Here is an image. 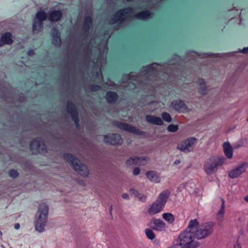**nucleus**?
Returning a JSON list of instances; mask_svg holds the SVG:
<instances>
[{"label": "nucleus", "instance_id": "c9c22d12", "mask_svg": "<svg viewBox=\"0 0 248 248\" xmlns=\"http://www.w3.org/2000/svg\"><path fill=\"white\" fill-rule=\"evenodd\" d=\"M8 174L10 177L14 179L17 177L19 175V173L17 171L14 169H12L9 170Z\"/></svg>", "mask_w": 248, "mask_h": 248}, {"label": "nucleus", "instance_id": "a18cd8bd", "mask_svg": "<svg viewBox=\"0 0 248 248\" xmlns=\"http://www.w3.org/2000/svg\"><path fill=\"white\" fill-rule=\"evenodd\" d=\"M122 198L124 199L129 200V197L127 193H123L122 196Z\"/></svg>", "mask_w": 248, "mask_h": 248}, {"label": "nucleus", "instance_id": "dca6fc26", "mask_svg": "<svg viewBox=\"0 0 248 248\" xmlns=\"http://www.w3.org/2000/svg\"><path fill=\"white\" fill-rule=\"evenodd\" d=\"M104 141L111 145H117L122 144L123 140L120 134H109L105 136Z\"/></svg>", "mask_w": 248, "mask_h": 248}, {"label": "nucleus", "instance_id": "ea45409f", "mask_svg": "<svg viewBox=\"0 0 248 248\" xmlns=\"http://www.w3.org/2000/svg\"><path fill=\"white\" fill-rule=\"evenodd\" d=\"M130 191L132 193V194L136 198H137V197H138L139 194H140V193L137 190L135 189V188H131L130 189Z\"/></svg>", "mask_w": 248, "mask_h": 248}, {"label": "nucleus", "instance_id": "c756f323", "mask_svg": "<svg viewBox=\"0 0 248 248\" xmlns=\"http://www.w3.org/2000/svg\"><path fill=\"white\" fill-rule=\"evenodd\" d=\"M197 82L199 85V90L200 92L202 94H205L206 86L205 81L202 79H199Z\"/></svg>", "mask_w": 248, "mask_h": 248}, {"label": "nucleus", "instance_id": "0eeeda50", "mask_svg": "<svg viewBox=\"0 0 248 248\" xmlns=\"http://www.w3.org/2000/svg\"><path fill=\"white\" fill-rule=\"evenodd\" d=\"M225 160L224 157L211 156L207 159L203 165V169L208 175L214 173L218 166L222 165Z\"/></svg>", "mask_w": 248, "mask_h": 248}, {"label": "nucleus", "instance_id": "13d9d810", "mask_svg": "<svg viewBox=\"0 0 248 248\" xmlns=\"http://www.w3.org/2000/svg\"><path fill=\"white\" fill-rule=\"evenodd\" d=\"M98 40V38H95L94 41H96Z\"/></svg>", "mask_w": 248, "mask_h": 248}, {"label": "nucleus", "instance_id": "4d7b16f0", "mask_svg": "<svg viewBox=\"0 0 248 248\" xmlns=\"http://www.w3.org/2000/svg\"><path fill=\"white\" fill-rule=\"evenodd\" d=\"M2 42L0 41V46H2Z\"/></svg>", "mask_w": 248, "mask_h": 248}, {"label": "nucleus", "instance_id": "1a4fd4ad", "mask_svg": "<svg viewBox=\"0 0 248 248\" xmlns=\"http://www.w3.org/2000/svg\"><path fill=\"white\" fill-rule=\"evenodd\" d=\"M213 232V224L211 223H205L196 227L194 233L195 238L201 239L205 238Z\"/></svg>", "mask_w": 248, "mask_h": 248}, {"label": "nucleus", "instance_id": "09e8293b", "mask_svg": "<svg viewBox=\"0 0 248 248\" xmlns=\"http://www.w3.org/2000/svg\"><path fill=\"white\" fill-rule=\"evenodd\" d=\"M27 54L28 55H32L34 54V51L32 49H31V50H29L28 52H27Z\"/></svg>", "mask_w": 248, "mask_h": 248}, {"label": "nucleus", "instance_id": "cd10ccee", "mask_svg": "<svg viewBox=\"0 0 248 248\" xmlns=\"http://www.w3.org/2000/svg\"><path fill=\"white\" fill-rule=\"evenodd\" d=\"M106 99L108 103H114L118 99V94L115 92H108L106 94Z\"/></svg>", "mask_w": 248, "mask_h": 248}, {"label": "nucleus", "instance_id": "49530a36", "mask_svg": "<svg viewBox=\"0 0 248 248\" xmlns=\"http://www.w3.org/2000/svg\"><path fill=\"white\" fill-rule=\"evenodd\" d=\"M96 76L100 80H102L103 79V76H102V74H99V73H96Z\"/></svg>", "mask_w": 248, "mask_h": 248}, {"label": "nucleus", "instance_id": "72a5a7b5", "mask_svg": "<svg viewBox=\"0 0 248 248\" xmlns=\"http://www.w3.org/2000/svg\"><path fill=\"white\" fill-rule=\"evenodd\" d=\"M145 233L147 237L151 240H153L155 237V235L152 230L149 229L145 230Z\"/></svg>", "mask_w": 248, "mask_h": 248}, {"label": "nucleus", "instance_id": "37998d69", "mask_svg": "<svg viewBox=\"0 0 248 248\" xmlns=\"http://www.w3.org/2000/svg\"><path fill=\"white\" fill-rule=\"evenodd\" d=\"M231 20L238 21L239 22H238V25L241 24V18H240V16H236L235 17H234L233 18H232Z\"/></svg>", "mask_w": 248, "mask_h": 248}, {"label": "nucleus", "instance_id": "6e6d98bb", "mask_svg": "<svg viewBox=\"0 0 248 248\" xmlns=\"http://www.w3.org/2000/svg\"><path fill=\"white\" fill-rule=\"evenodd\" d=\"M111 211H112V206H111L110 208V209H109L110 213L111 212Z\"/></svg>", "mask_w": 248, "mask_h": 248}, {"label": "nucleus", "instance_id": "7c9ffc66", "mask_svg": "<svg viewBox=\"0 0 248 248\" xmlns=\"http://www.w3.org/2000/svg\"><path fill=\"white\" fill-rule=\"evenodd\" d=\"M162 217L169 223H173L175 219L174 216L172 214L169 213L163 214Z\"/></svg>", "mask_w": 248, "mask_h": 248}, {"label": "nucleus", "instance_id": "393cba45", "mask_svg": "<svg viewBox=\"0 0 248 248\" xmlns=\"http://www.w3.org/2000/svg\"><path fill=\"white\" fill-rule=\"evenodd\" d=\"M224 153L225 156L229 159L232 156V147L229 142H225L223 143Z\"/></svg>", "mask_w": 248, "mask_h": 248}, {"label": "nucleus", "instance_id": "f8f14e48", "mask_svg": "<svg viewBox=\"0 0 248 248\" xmlns=\"http://www.w3.org/2000/svg\"><path fill=\"white\" fill-rule=\"evenodd\" d=\"M30 148L33 154H43L46 152L45 144L39 138L36 139L31 143Z\"/></svg>", "mask_w": 248, "mask_h": 248}, {"label": "nucleus", "instance_id": "20e7f679", "mask_svg": "<svg viewBox=\"0 0 248 248\" xmlns=\"http://www.w3.org/2000/svg\"><path fill=\"white\" fill-rule=\"evenodd\" d=\"M170 193V191L168 189L161 192L156 200L149 206L148 210V214L153 216L162 211L169 198Z\"/></svg>", "mask_w": 248, "mask_h": 248}, {"label": "nucleus", "instance_id": "5701e85b", "mask_svg": "<svg viewBox=\"0 0 248 248\" xmlns=\"http://www.w3.org/2000/svg\"><path fill=\"white\" fill-rule=\"evenodd\" d=\"M146 120L148 123L155 125H161L163 124V122L160 117L153 115H147L146 116Z\"/></svg>", "mask_w": 248, "mask_h": 248}, {"label": "nucleus", "instance_id": "8fccbe9b", "mask_svg": "<svg viewBox=\"0 0 248 248\" xmlns=\"http://www.w3.org/2000/svg\"><path fill=\"white\" fill-rule=\"evenodd\" d=\"M14 228L16 230H18L20 228V224L19 223H16L14 226Z\"/></svg>", "mask_w": 248, "mask_h": 248}, {"label": "nucleus", "instance_id": "58836bf2", "mask_svg": "<svg viewBox=\"0 0 248 248\" xmlns=\"http://www.w3.org/2000/svg\"><path fill=\"white\" fill-rule=\"evenodd\" d=\"M241 52L243 54H247L248 53V46L244 47L243 49L239 48L237 51L233 52V53ZM232 52L228 53V54L232 55Z\"/></svg>", "mask_w": 248, "mask_h": 248}, {"label": "nucleus", "instance_id": "39448f33", "mask_svg": "<svg viewBox=\"0 0 248 248\" xmlns=\"http://www.w3.org/2000/svg\"><path fill=\"white\" fill-rule=\"evenodd\" d=\"M48 207L46 203H42L39 206L37 214L36 215V221L35 229L42 232L45 230V227L47 220Z\"/></svg>", "mask_w": 248, "mask_h": 248}, {"label": "nucleus", "instance_id": "a878e982", "mask_svg": "<svg viewBox=\"0 0 248 248\" xmlns=\"http://www.w3.org/2000/svg\"><path fill=\"white\" fill-rule=\"evenodd\" d=\"M0 41L2 42V46L4 44H12L13 42L12 34L10 32L4 33L2 35L1 38H0Z\"/></svg>", "mask_w": 248, "mask_h": 248}, {"label": "nucleus", "instance_id": "a19ab883", "mask_svg": "<svg viewBox=\"0 0 248 248\" xmlns=\"http://www.w3.org/2000/svg\"><path fill=\"white\" fill-rule=\"evenodd\" d=\"M130 191L132 193V194L136 198H137V197H138L139 194H140V193L137 190L135 189V188H131L130 189Z\"/></svg>", "mask_w": 248, "mask_h": 248}, {"label": "nucleus", "instance_id": "412c9836", "mask_svg": "<svg viewBox=\"0 0 248 248\" xmlns=\"http://www.w3.org/2000/svg\"><path fill=\"white\" fill-rule=\"evenodd\" d=\"M92 25V16H86L82 27V31L84 32V35H87L89 33V31Z\"/></svg>", "mask_w": 248, "mask_h": 248}, {"label": "nucleus", "instance_id": "9b49d317", "mask_svg": "<svg viewBox=\"0 0 248 248\" xmlns=\"http://www.w3.org/2000/svg\"><path fill=\"white\" fill-rule=\"evenodd\" d=\"M197 140L195 138H188L178 144L177 149L185 153L190 152L193 150Z\"/></svg>", "mask_w": 248, "mask_h": 248}, {"label": "nucleus", "instance_id": "6ab92c4d", "mask_svg": "<svg viewBox=\"0 0 248 248\" xmlns=\"http://www.w3.org/2000/svg\"><path fill=\"white\" fill-rule=\"evenodd\" d=\"M151 227L154 230L161 231L165 229L166 224L161 219H155L151 221Z\"/></svg>", "mask_w": 248, "mask_h": 248}, {"label": "nucleus", "instance_id": "4468645a", "mask_svg": "<svg viewBox=\"0 0 248 248\" xmlns=\"http://www.w3.org/2000/svg\"><path fill=\"white\" fill-rule=\"evenodd\" d=\"M113 124L122 130H124L132 133L140 134L141 133V131L136 127L123 122L114 121Z\"/></svg>", "mask_w": 248, "mask_h": 248}, {"label": "nucleus", "instance_id": "3c124183", "mask_svg": "<svg viewBox=\"0 0 248 248\" xmlns=\"http://www.w3.org/2000/svg\"><path fill=\"white\" fill-rule=\"evenodd\" d=\"M233 248H241L239 244L236 243L234 244Z\"/></svg>", "mask_w": 248, "mask_h": 248}, {"label": "nucleus", "instance_id": "a211bd4d", "mask_svg": "<svg viewBox=\"0 0 248 248\" xmlns=\"http://www.w3.org/2000/svg\"><path fill=\"white\" fill-rule=\"evenodd\" d=\"M171 107L176 111L184 112L187 111V108L184 102L181 100H173L170 105Z\"/></svg>", "mask_w": 248, "mask_h": 248}, {"label": "nucleus", "instance_id": "473e14b6", "mask_svg": "<svg viewBox=\"0 0 248 248\" xmlns=\"http://www.w3.org/2000/svg\"><path fill=\"white\" fill-rule=\"evenodd\" d=\"M162 119L166 122L170 123L171 121V117L170 114L167 112H164L162 113Z\"/></svg>", "mask_w": 248, "mask_h": 248}, {"label": "nucleus", "instance_id": "2eb2a0df", "mask_svg": "<svg viewBox=\"0 0 248 248\" xmlns=\"http://www.w3.org/2000/svg\"><path fill=\"white\" fill-rule=\"evenodd\" d=\"M67 110L75 122L77 128H79V119L75 105L70 101L67 102Z\"/></svg>", "mask_w": 248, "mask_h": 248}, {"label": "nucleus", "instance_id": "ddd939ff", "mask_svg": "<svg viewBox=\"0 0 248 248\" xmlns=\"http://www.w3.org/2000/svg\"><path fill=\"white\" fill-rule=\"evenodd\" d=\"M248 168V162H243L237 167L229 171L228 175L231 178H235L245 172Z\"/></svg>", "mask_w": 248, "mask_h": 248}, {"label": "nucleus", "instance_id": "4c0bfd02", "mask_svg": "<svg viewBox=\"0 0 248 248\" xmlns=\"http://www.w3.org/2000/svg\"><path fill=\"white\" fill-rule=\"evenodd\" d=\"M140 202H145L147 200V196L142 193H140L137 198Z\"/></svg>", "mask_w": 248, "mask_h": 248}, {"label": "nucleus", "instance_id": "c03bdc74", "mask_svg": "<svg viewBox=\"0 0 248 248\" xmlns=\"http://www.w3.org/2000/svg\"><path fill=\"white\" fill-rule=\"evenodd\" d=\"M151 13H150L148 11H143L142 13H141L140 15L139 16H151Z\"/></svg>", "mask_w": 248, "mask_h": 248}, {"label": "nucleus", "instance_id": "864d4df0", "mask_svg": "<svg viewBox=\"0 0 248 248\" xmlns=\"http://www.w3.org/2000/svg\"><path fill=\"white\" fill-rule=\"evenodd\" d=\"M245 201H247V202H248V196H246V197H245Z\"/></svg>", "mask_w": 248, "mask_h": 248}, {"label": "nucleus", "instance_id": "c85d7f7f", "mask_svg": "<svg viewBox=\"0 0 248 248\" xmlns=\"http://www.w3.org/2000/svg\"><path fill=\"white\" fill-rule=\"evenodd\" d=\"M221 201L222 203L221 205V208L217 212V219L219 222L222 221L224 213V201L222 199H221Z\"/></svg>", "mask_w": 248, "mask_h": 248}, {"label": "nucleus", "instance_id": "7ed1b4c3", "mask_svg": "<svg viewBox=\"0 0 248 248\" xmlns=\"http://www.w3.org/2000/svg\"><path fill=\"white\" fill-rule=\"evenodd\" d=\"M198 225L196 219L190 220L188 227L180 234L178 243L168 248H195L198 247L199 243L194 240V233Z\"/></svg>", "mask_w": 248, "mask_h": 248}, {"label": "nucleus", "instance_id": "b1692460", "mask_svg": "<svg viewBox=\"0 0 248 248\" xmlns=\"http://www.w3.org/2000/svg\"><path fill=\"white\" fill-rule=\"evenodd\" d=\"M188 55L191 56L192 58L191 59L195 58L196 56H200L201 57H220L221 55V54H213L211 53H198L196 52H190L188 54Z\"/></svg>", "mask_w": 248, "mask_h": 248}, {"label": "nucleus", "instance_id": "f257e3e1", "mask_svg": "<svg viewBox=\"0 0 248 248\" xmlns=\"http://www.w3.org/2000/svg\"><path fill=\"white\" fill-rule=\"evenodd\" d=\"M182 62L180 58L175 55L168 63L159 65L153 63L148 66L143 67L139 74L131 72L129 75L124 76L123 79H127V83L123 81L122 86L128 90H134L138 87H144L146 89L151 86L152 88L156 87L154 84L149 83L154 78H160L163 80H169L171 77L175 75L174 69H178Z\"/></svg>", "mask_w": 248, "mask_h": 248}, {"label": "nucleus", "instance_id": "e433bc0d", "mask_svg": "<svg viewBox=\"0 0 248 248\" xmlns=\"http://www.w3.org/2000/svg\"><path fill=\"white\" fill-rule=\"evenodd\" d=\"M167 129L170 132H174L178 129V127L176 125L170 124L168 126Z\"/></svg>", "mask_w": 248, "mask_h": 248}, {"label": "nucleus", "instance_id": "bf43d9fd", "mask_svg": "<svg viewBox=\"0 0 248 248\" xmlns=\"http://www.w3.org/2000/svg\"><path fill=\"white\" fill-rule=\"evenodd\" d=\"M247 121L248 122V118L247 119Z\"/></svg>", "mask_w": 248, "mask_h": 248}, {"label": "nucleus", "instance_id": "6e6552de", "mask_svg": "<svg viewBox=\"0 0 248 248\" xmlns=\"http://www.w3.org/2000/svg\"><path fill=\"white\" fill-rule=\"evenodd\" d=\"M151 16H113L110 21V25H114V28L118 30L121 27L126 25L128 20H134L135 19H140L142 20H146Z\"/></svg>", "mask_w": 248, "mask_h": 248}, {"label": "nucleus", "instance_id": "2f4dec72", "mask_svg": "<svg viewBox=\"0 0 248 248\" xmlns=\"http://www.w3.org/2000/svg\"><path fill=\"white\" fill-rule=\"evenodd\" d=\"M132 13V9L131 8H128L120 10L116 16H130V14Z\"/></svg>", "mask_w": 248, "mask_h": 248}, {"label": "nucleus", "instance_id": "de8ad7c7", "mask_svg": "<svg viewBox=\"0 0 248 248\" xmlns=\"http://www.w3.org/2000/svg\"><path fill=\"white\" fill-rule=\"evenodd\" d=\"M180 163H181V161L179 159H177L173 162V165L175 166H176V165L180 164Z\"/></svg>", "mask_w": 248, "mask_h": 248}, {"label": "nucleus", "instance_id": "f704fd0d", "mask_svg": "<svg viewBox=\"0 0 248 248\" xmlns=\"http://www.w3.org/2000/svg\"><path fill=\"white\" fill-rule=\"evenodd\" d=\"M100 88V87L98 85L91 84L87 87L86 90L92 92H95L99 90Z\"/></svg>", "mask_w": 248, "mask_h": 248}, {"label": "nucleus", "instance_id": "aec40b11", "mask_svg": "<svg viewBox=\"0 0 248 248\" xmlns=\"http://www.w3.org/2000/svg\"><path fill=\"white\" fill-rule=\"evenodd\" d=\"M62 13L60 10H52L50 12L46 9L41 10L36 14V16H62Z\"/></svg>", "mask_w": 248, "mask_h": 248}, {"label": "nucleus", "instance_id": "9d476101", "mask_svg": "<svg viewBox=\"0 0 248 248\" xmlns=\"http://www.w3.org/2000/svg\"><path fill=\"white\" fill-rule=\"evenodd\" d=\"M48 17L50 22L58 21L61 16H35L33 20L32 31L34 34L38 33L42 28V22Z\"/></svg>", "mask_w": 248, "mask_h": 248}, {"label": "nucleus", "instance_id": "bb28decb", "mask_svg": "<svg viewBox=\"0 0 248 248\" xmlns=\"http://www.w3.org/2000/svg\"><path fill=\"white\" fill-rule=\"evenodd\" d=\"M145 175L150 181L155 183L160 182L159 177L156 171H148L146 172Z\"/></svg>", "mask_w": 248, "mask_h": 248}, {"label": "nucleus", "instance_id": "603ef678", "mask_svg": "<svg viewBox=\"0 0 248 248\" xmlns=\"http://www.w3.org/2000/svg\"><path fill=\"white\" fill-rule=\"evenodd\" d=\"M106 84V85H107L109 86H113L114 83L112 81H109L108 82H107Z\"/></svg>", "mask_w": 248, "mask_h": 248}, {"label": "nucleus", "instance_id": "5fc2aeb1", "mask_svg": "<svg viewBox=\"0 0 248 248\" xmlns=\"http://www.w3.org/2000/svg\"><path fill=\"white\" fill-rule=\"evenodd\" d=\"M239 146H240L239 145H237V146L234 145L233 148H238Z\"/></svg>", "mask_w": 248, "mask_h": 248}, {"label": "nucleus", "instance_id": "f03ea898", "mask_svg": "<svg viewBox=\"0 0 248 248\" xmlns=\"http://www.w3.org/2000/svg\"><path fill=\"white\" fill-rule=\"evenodd\" d=\"M110 35L106 32L100 44L93 45L92 42L84 47L82 52L83 59L85 62H92L94 65L103 66L106 62L108 51V42Z\"/></svg>", "mask_w": 248, "mask_h": 248}, {"label": "nucleus", "instance_id": "423d86ee", "mask_svg": "<svg viewBox=\"0 0 248 248\" xmlns=\"http://www.w3.org/2000/svg\"><path fill=\"white\" fill-rule=\"evenodd\" d=\"M63 157L79 175L87 177L89 174V170L87 166L77 157L71 154H65Z\"/></svg>", "mask_w": 248, "mask_h": 248}, {"label": "nucleus", "instance_id": "79ce46f5", "mask_svg": "<svg viewBox=\"0 0 248 248\" xmlns=\"http://www.w3.org/2000/svg\"><path fill=\"white\" fill-rule=\"evenodd\" d=\"M140 173V169L138 167L135 168L133 171V173L134 175H137Z\"/></svg>", "mask_w": 248, "mask_h": 248}, {"label": "nucleus", "instance_id": "4be33fe9", "mask_svg": "<svg viewBox=\"0 0 248 248\" xmlns=\"http://www.w3.org/2000/svg\"><path fill=\"white\" fill-rule=\"evenodd\" d=\"M51 35L52 37V43L56 46H60L61 44L60 34L56 29L53 28L52 29Z\"/></svg>", "mask_w": 248, "mask_h": 248}, {"label": "nucleus", "instance_id": "f3484780", "mask_svg": "<svg viewBox=\"0 0 248 248\" xmlns=\"http://www.w3.org/2000/svg\"><path fill=\"white\" fill-rule=\"evenodd\" d=\"M147 162V157L145 156H133L129 158L126 161V165L131 166L132 165H144Z\"/></svg>", "mask_w": 248, "mask_h": 248}]
</instances>
